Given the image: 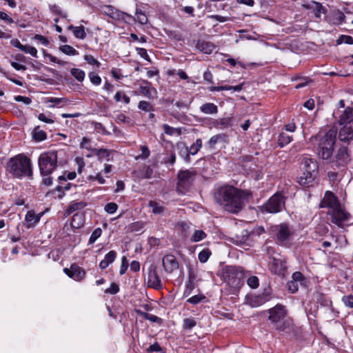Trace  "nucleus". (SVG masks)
Segmentation results:
<instances>
[{"label": "nucleus", "instance_id": "obj_1", "mask_svg": "<svg viewBox=\"0 0 353 353\" xmlns=\"http://www.w3.org/2000/svg\"><path fill=\"white\" fill-rule=\"evenodd\" d=\"M252 197L251 191L238 189L228 185L217 188L214 194L215 201L223 210L232 214H237L241 211L245 203Z\"/></svg>", "mask_w": 353, "mask_h": 353}, {"label": "nucleus", "instance_id": "obj_2", "mask_svg": "<svg viewBox=\"0 0 353 353\" xmlns=\"http://www.w3.org/2000/svg\"><path fill=\"white\" fill-rule=\"evenodd\" d=\"M6 170L13 177L20 179H32L33 175L31 160L23 154L10 159L6 165Z\"/></svg>", "mask_w": 353, "mask_h": 353}, {"label": "nucleus", "instance_id": "obj_3", "mask_svg": "<svg viewBox=\"0 0 353 353\" xmlns=\"http://www.w3.org/2000/svg\"><path fill=\"white\" fill-rule=\"evenodd\" d=\"M268 319L274 329L279 332H290L293 330L292 320L287 316V310L281 304H277L268 310Z\"/></svg>", "mask_w": 353, "mask_h": 353}, {"label": "nucleus", "instance_id": "obj_4", "mask_svg": "<svg viewBox=\"0 0 353 353\" xmlns=\"http://www.w3.org/2000/svg\"><path fill=\"white\" fill-rule=\"evenodd\" d=\"M336 140V130L332 129L321 137L318 145V155L323 161H328L334 152Z\"/></svg>", "mask_w": 353, "mask_h": 353}, {"label": "nucleus", "instance_id": "obj_5", "mask_svg": "<svg viewBox=\"0 0 353 353\" xmlns=\"http://www.w3.org/2000/svg\"><path fill=\"white\" fill-rule=\"evenodd\" d=\"M351 161V154L348 148L342 145L335 151L334 154H332V157L328 159L327 163L330 168L339 172L345 170Z\"/></svg>", "mask_w": 353, "mask_h": 353}, {"label": "nucleus", "instance_id": "obj_6", "mask_svg": "<svg viewBox=\"0 0 353 353\" xmlns=\"http://www.w3.org/2000/svg\"><path fill=\"white\" fill-rule=\"evenodd\" d=\"M57 152L49 151L40 154L38 159L39 168L43 176L50 175L57 168Z\"/></svg>", "mask_w": 353, "mask_h": 353}, {"label": "nucleus", "instance_id": "obj_7", "mask_svg": "<svg viewBox=\"0 0 353 353\" xmlns=\"http://www.w3.org/2000/svg\"><path fill=\"white\" fill-rule=\"evenodd\" d=\"M285 200L286 197L281 192H277L259 208L263 213L276 214L285 208Z\"/></svg>", "mask_w": 353, "mask_h": 353}, {"label": "nucleus", "instance_id": "obj_8", "mask_svg": "<svg viewBox=\"0 0 353 353\" xmlns=\"http://www.w3.org/2000/svg\"><path fill=\"white\" fill-rule=\"evenodd\" d=\"M144 281L148 288L156 290H162L165 287L163 279L159 274V268L154 263H151L148 267Z\"/></svg>", "mask_w": 353, "mask_h": 353}, {"label": "nucleus", "instance_id": "obj_9", "mask_svg": "<svg viewBox=\"0 0 353 353\" xmlns=\"http://www.w3.org/2000/svg\"><path fill=\"white\" fill-rule=\"evenodd\" d=\"M196 175V172L193 170H179L177 174V191L181 194H185L192 186Z\"/></svg>", "mask_w": 353, "mask_h": 353}, {"label": "nucleus", "instance_id": "obj_10", "mask_svg": "<svg viewBox=\"0 0 353 353\" xmlns=\"http://www.w3.org/2000/svg\"><path fill=\"white\" fill-rule=\"evenodd\" d=\"M272 231L279 244L285 245L293 234L292 228L285 223L272 227Z\"/></svg>", "mask_w": 353, "mask_h": 353}, {"label": "nucleus", "instance_id": "obj_11", "mask_svg": "<svg viewBox=\"0 0 353 353\" xmlns=\"http://www.w3.org/2000/svg\"><path fill=\"white\" fill-rule=\"evenodd\" d=\"M272 299V290L270 287L264 289L263 292L257 295H252L248 297L247 303L252 307L262 305Z\"/></svg>", "mask_w": 353, "mask_h": 353}, {"label": "nucleus", "instance_id": "obj_12", "mask_svg": "<svg viewBox=\"0 0 353 353\" xmlns=\"http://www.w3.org/2000/svg\"><path fill=\"white\" fill-rule=\"evenodd\" d=\"M301 172H306L307 174L310 175L309 179L311 177H316L319 173V165L316 161L312 158L305 157L301 161Z\"/></svg>", "mask_w": 353, "mask_h": 353}, {"label": "nucleus", "instance_id": "obj_13", "mask_svg": "<svg viewBox=\"0 0 353 353\" xmlns=\"http://www.w3.org/2000/svg\"><path fill=\"white\" fill-rule=\"evenodd\" d=\"M330 214H331L332 222L340 227L342 226L344 221H348L350 217V214L344 210L341 205L330 211Z\"/></svg>", "mask_w": 353, "mask_h": 353}, {"label": "nucleus", "instance_id": "obj_14", "mask_svg": "<svg viewBox=\"0 0 353 353\" xmlns=\"http://www.w3.org/2000/svg\"><path fill=\"white\" fill-rule=\"evenodd\" d=\"M226 276L232 285H237L243 278L242 270L236 266H229L226 268Z\"/></svg>", "mask_w": 353, "mask_h": 353}, {"label": "nucleus", "instance_id": "obj_15", "mask_svg": "<svg viewBox=\"0 0 353 353\" xmlns=\"http://www.w3.org/2000/svg\"><path fill=\"white\" fill-rule=\"evenodd\" d=\"M340 205L338 198L332 192L327 191L320 203L319 207L321 208H328L330 211H332Z\"/></svg>", "mask_w": 353, "mask_h": 353}, {"label": "nucleus", "instance_id": "obj_16", "mask_svg": "<svg viewBox=\"0 0 353 353\" xmlns=\"http://www.w3.org/2000/svg\"><path fill=\"white\" fill-rule=\"evenodd\" d=\"M63 272L70 277L77 281H81L85 276V270L78 265L72 264L70 268H64Z\"/></svg>", "mask_w": 353, "mask_h": 353}, {"label": "nucleus", "instance_id": "obj_17", "mask_svg": "<svg viewBox=\"0 0 353 353\" xmlns=\"http://www.w3.org/2000/svg\"><path fill=\"white\" fill-rule=\"evenodd\" d=\"M163 266L167 273H172L179 268V263L172 254H167L163 258Z\"/></svg>", "mask_w": 353, "mask_h": 353}, {"label": "nucleus", "instance_id": "obj_18", "mask_svg": "<svg viewBox=\"0 0 353 353\" xmlns=\"http://www.w3.org/2000/svg\"><path fill=\"white\" fill-rule=\"evenodd\" d=\"M270 269L275 274L284 275L287 270L286 261L281 259L272 258Z\"/></svg>", "mask_w": 353, "mask_h": 353}, {"label": "nucleus", "instance_id": "obj_19", "mask_svg": "<svg viewBox=\"0 0 353 353\" xmlns=\"http://www.w3.org/2000/svg\"><path fill=\"white\" fill-rule=\"evenodd\" d=\"M338 123L340 125H353V108L347 107L340 114Z\"/></svg>", "mask_w": 353, "mask_h": 353}, {"label": "nucleus", "instance_id": "obj_20", "mask_svg": "<svg viewBox=\"0 0 353 353\" xmlns=\"http://www.w3.org/2000/svg\"><path fill=\"white\" fill-rule=\"evenodd\" d=\"M345 14L340 10H332L325 16V21L332 25H340L345 20Z\"/></svg>", "mask_w": 353, "mask_h": 353}, {"label": "nucleus", "instance_id": "obj_21", "mask_svg": "<svg viewBox=\"0 0 353 353\" xmlns=\"http://www.w3.org/2000/svg\"><path fill=\"white\" fill-rule=\"evenodd\" d=\"M342 126L339 132L338 138L342 142L349 143L353 140V125Z\"/></svg>", "mask_w": 353, "mask_h": 353}, {"label": "nucleus", "instance_id": "obj_22", "mask_svg": "<svg viewBox=\"0 0 353 353\" xmlns=\"http://www.w3.org/2000/svg\"><path fill=\"white\" fill-rule=\"evenodd\" d=\"M143 83L139 85V90L140 93L148 97V99L153 98L154 95L157 94V90L152 87V84L147 80H143Z\"/></svg>", "mask_w": 353, "mask_h": 353}, {"label": "nucleus", "instance_id": "obj_23", "mask_svg": "<svg viewBox=\"0 0 353 353\" xmlns=\"http://www.w3.org/2000/svg\"><path fill=\"white\" fill-rule=\"evenodd\" d=\"M42 214H36L32 210H29L25 216L27 228H34L40 221Z\"/></svg>", "mask_w": 353, "mask_h": 353}, {"label": "nucleus", "instance_id": "obj_24", "mask_svg": "<svg viewBox=\"0 0 353 353\" xmlns=\"http://www.w3.org/2000/svg\"><path fill=\"white\" fill-rule=\"evenodd\" d=\"M196 48L205 54H210L214 49V46L207 41L199 39L196 43Z\"/></svg>", "mask_w": 353, "mask_h": 353}, {"label": "nucleus", "instance_id": "obj_25", "mask_svg": "<svg viewBox=\"0 0 353 353\" xmlns=\"http://www.w3.org/2000/svg\"><path fill=\"white\" fill-rule=\"evenodd\" d=\"M307 8L312 9L314 15L317 18H320L321 14H325L327 9L321 3L312 1L307 6Z\"/></svg>", "mask_w": 353, "mask_h": 353}, {"label": "nucleus", "instance_id": "obj_26", "mask_svg": "<svg viewBox=\"0 0 353 353\" xmlns=\"http://www.w3.org/2000/svg\"><path fill=\"white\" fill-rule=\"evenodd\" d=\"M117 257V252L114 250L110 251L105 254L104 259L100 262L99 268L102 270L105 269L110 264L113 263Z\"/></svg>", "mask_w": 353, "mask_h": 353}, {"label": "nucleus", "instance_id": "obj_27", "mask_svg": "<svg viewBox=\"0 0 353 353\" xmlns=\"http://www.w3.org/2000/svg\"><path fill=\"white\" fill-rule=\"evenodd\" d=\"M220 142L228 143V136L224 133H221L216 134L210 138L208 144L209 148H214V145Z\"/></svg>", "mask_w": 353, "mask_h": 353}, {"label": "nucleus", "instance_id": "obj_28", "mask_svg": "<svg viewBox=\"0 0 353 353\" xmlns=\"http://www.w3.org/2000/svg\"><path fill=\"white\" fill-rule=\"evenodd\" d=\"M112 151L108 150L105 148L101 149H94L93 150V154L98 157V159L100 161L105 160L107 161H110L111 160L110 155Z\"/></svg>", "mask_w": 353, "mask_h": 353}, {"label": "nucleus", "instance_id": "obj_29", "mask_svg": "<svg viewBox=\"0 0 353 353\" xmlns=\"http://www.w3.org/2000/svg\"><path fill=\"white\" fill-rule=\"evenodd\" d=\"M310 177L309 174H307L306 172H301L300 176L297 178V182L302 186L304 187H310L313 185L314 180L316 177H311L310 179H308Z\"/></svg>", "mask_w": 353, "mask_h": 353}, {"label": "nucleus", "instance_id": "obj_30", "mask_svg": "<svg viewBox=\"0 0 353 353\" xmlns=\"http://www.w3.org/2000/svg\"><path fill=\"white\" fill-rule=\"evenodd\" d=\"M85 220L83 213H75L71 219L70 225L73 228H81L84 225Z\"/></svg>", "mask_w": 353, "mask_h": 353}, {"label": "nucleus", "instance_id": "obj_31", "mask_svg": "<svg viewBox=\"0 0 353 353\" xmlns=\"http://www.w3.org/2000/svg\"><path fill=\"white\" fill-rule=\"evenodd\" d=\"M243 88V84L237 85H222V86H211L208 88V90L211 92H219L222 90H233L234 92H239Z\"/></svg>", "mask_w": 353, "mask_h": 353}, {"label": "nucleus", "instance_id": "obj_32", "mask_svg": "<svg viewBox=\"0 0 353 353\" xmlns=\"http://www.w3.org/2000/svg\"><path fill=\"white\" fill-rule=\"evenodd\" d=\"M68 30H72L74 36L77 39H84L86 37L85 28L83 26H74L70 25L68 26Z\"/></svg>", "mask_w": 353, "mask_h": 353}, {"label": "nucleus", "instance_id": "obj_33", "mask_svg": "<svg viewBox=\"0 0 353 353\" xmlns=\"http://www.w3.org/2000/svg\"><path fill=\"white\" fill-rule=\"evenodd\" d=\"M250 234L248 230H243L241 235H236V244L239 246L250 245Z\"/></svg>", "mask_w": 353, "mask_h": 353}, {"label": "nucleus", "instance_id": "obj_34", "mask_svg": "<svg viewBox=\"0 0 353 353\" xmlns=\"http://www.w3.org/2000/svg\"><path fill=\"white\" fill-rule=\"evenodd\" d=\"M86 205L87 203L84 201H73L68 206L65 213L69 215L77 210L83 209Z\"/></svg>", "mask_w": 353, "mask_h": 353}, {"label": "nucleus", "instance_id": "obj_35", "mask_svg": "<svg viewBox=\"0 0 353 353\" xmlns=\"http://www.w3.org/2000/svg\"><path fill=\"white\" fill-rule=\"evenodd\" d=\"M200 110L206 114H214L218 112V108L214 103H205L200 107Z\"/></svg>", "mask_w": 353, "mask_h": 353}, {"label": "nucleus", "instance_id": "obj_36", "mask_svg": "<svg viewBox=\"0 0 353 353\" xmlns=\"http://www.w3.org/2000/svg\"><path fill=\"white\" fill-rule=\"evenodd\" d=\"M32 138L34 141L39 142L46 140L47 134L43 130H40L39 126H37L32 131Z\"/></svg>", "mask_w": 353, "mask_h": 353}, {"label": "nucleus", "instance_id": "obj_37", "mask_svg": "<svg viewBox=\"0 0 353 353\" xmlns=\"http://www.w3.org/2000/svg\"><path fill=\"white\" fill-rule=\"evenodd\" d=\"M292 141V137L289 136L288 134L281 132L280 133L277 142L278 145L281 148H283L284 146L289 144Z\"/></svg>", "mask_w": 353, "mask_h": 353}, {"label": "nucleus", "instance_id": "obj_38", "mask_svg": "<svg viewBox=\"0 0 353 353\" xmlns=\"http://www.w3.org/2000/svg\"><path fill=\"white\" fill-rule=\"evenodd\" d=\"M59 50L67 55H77L79 54L78 51L76 50L73 47L69 45H63L60 46Z\"/></svg>", "mask_w": 353, "mask_h": 353}, {"label": "nucleus", "instance_id": "obj_39", "mask_svg": "<svg viewBox=\"0 0 353 353\" xmlns=\"http://www.w3.org/2000/svg\"><path fill=\"white\" fill-rule=\"evenodd\" d=\"M68 100L65 98H55L51 97L48 99L49 103H52V105L50 107L54 108L55 106H63L66 104Z\"/></svg>", "mask_w": 353, "mask_h": 353}, {"label": "nucleus", "instance_id": "obj_40", "mask_svg": "<svg viewBox=\"0 0 353 353\" xmlns=\"http://www.w3.org/2000/svg\"><path fill=\"white\" fill-rule=\"evenodd\" d=\"M163 129L164 130V132L168 135L171 136L174 134L175 133H176L178 135H181V130L180 128H175L170 126L168 124H163Z\"/></svg>", "mask_w": 353, "mask_h": 353}, {"label": "nucleus", "instance_id": "obj_41", "mask_svg": "<svg viewBox=\"0 0 353 353\" xmlns=\"http://www.w3.org/2000/svg\"><path fill=\"white\" fill-rule=\"evenodd\" d=\"M134 20L141 24H146L148 22V17L143 12L137 10Z\"/></svg>", "mask_w": 353, "mask_h": 353}, {"label": "nucleus", "instance_id": "obj_42", "mask_svg": "<svg viewBox=\"0 0 353 353\" xmlns=\"http://www.w3.org/2000/svg\"><path fill=\"white\" fill-rule=\"evenodd\" d=\"M201 147H202V141L201 139H197L196 140L195 143H194L190 146V148H188L189 152L192 155H194L199 151V150L201 149Z\"/></svg>", "mask_w": 353, "mask_h": 353}, {"label": "nucleus", "instance_id": "obj_43", "mask_svg": "<svg viewBox=\"0 0 353 353\" xmlns=\"http://www.w3.org/2000/svg\"><path fill=\"white\" fill-rule=\"evenodd\" d=\"M149 206L152 208L154 214H161L164 211V207L154 201L149 203Z\"/></svg>", "mask_w": 353, "mask_h": 353}, {"label": "nucleus", "instance_id": "obj_44", "mask_svg": "<svg viewBox=\"0 0 353 353\" xmlns=\"http://www.w3.org/2000/svg\"><path fill=\"white\" fill-rule=\"evenodd\" d=\"M206 237V234L201 230H195L193 235L191 237V241L192 242H198Z\"/></svg>", "mask_w": 353, "mask_h": 353}, {"label": "nucleus", "instance_id": "obj_45", "mask_svg": "<svg viewBox=\"0 0 353 353\" xmlns=\"http://www.w3.org/2000/svg\"><path fill=\"white\" fill-rule=\"evenodd\" d=\"M194 289V283L193 281V278L191 275L189 276V280L185 285V289L183 293V295L188 296L190 295L192 290Z\"/></svg>", "mask_w": 353, "mask_h": 353}, {"label": "nucleus", "instance_id": "obj_46", "mask_svg": "<svg viewBox=\"0 0 353 353\" xmlns=\"http://www.w3.org/2000/svg\"><path fill=\"white\" fill-rule=\"evenodd\" d=\"M71 74L79 81H83L85 78V72L78 68H72L70 70Z\"/></svg>", "mask_w": 353, "mask_h": 353}, {"label": "nucleus", "instance_id": "obj_47", "mask_svg": "<svg viewBox=\"0 0 353 353\" xmlns=\"http://www.w3.org/2000/svg\"><path fill=\"white\" fill-rule=\"evenodd\" d=\"M153 170L148 165L143 166L140 173V176L143 179H151L152 177Z\"/></svg>", "mask_w": 353, "mask_h": 353}, {"label": "nucleus", "instance_id": "obj_48", "mask_svg": "<svg viewBox=\"0 0 353 353\" xmlns=\"http://www.w3.org/2000/svg\"><path fill=\"white\" fill-rule=\"evenodd\" d=\"M211 255V252L209 249H203L199 253L198 258L201 263H205Z\"/></svg>", "mask_w": 353, "mask_h": 353}, {"label": "nucleus", "instance_id": "obj_49", "mask_svg": "<svg viewBox=\"0 0 353 353\" xmlns=\"http://www.w3.org/2000/svg\"><path fill=\"white\" fill-rule=\"evenodd\" d=\"M196 321L193 318H186L183 320V327L184 330H191L196 326Z\"/></svg>", "mask_w": 353, "mask_h": 353}, {"label": "nucleus", "instance_id": "obj_50", "mask_svg": "<svg viewBox=\"0 0 353 353\" xmlns=\"http://www.w3.org/2000/svg\"><path fill=\"white\" fill-rule=\"evenodd\" d=\"M138 108L145 112L153 111V106L146 101H141L138 104Z\"/></svg>", "mask_w": 353, "mask_h": 353}, {"label": "nucleus", "instance_id": "obj_51", "mask_svg": "<svg viewBox=\"0 0 353 353\" xmlns=\"http://www.w3.org/2000/svg\"><path fill=\"white\" fill-rule=\"evenodd\" d=\"M345 43L349 45H353V38L349 35H341L336 40L338 45Z\"/></svg>", "mask_w": 353, "mask_h": 353}, {"label": "nucleus", "instance_id": "obj_52", "mask_svg": "<svg viewBox=\"0 0 353 353\" xmlns=\"http://www.w3.org/2000/svg\"><path fill=\"white\" fill-rule=\"evenodd\" d=\"M179 155L183 158L185 162L190 163V157L191 154L189 152L188 148L186 146H183L179 152Z\"/></svg>", "mask_w": 353, "mask_h": 353}, {"label": "nucleus", "instance_id": "obj_53", "mask_svg": "<svg viewBox=\"0 0 353 353\" xmlns=\"http://www.w3.org/2000/svg\"><path fill=\"white\" fill-rule=\"evenodd\" d=\"M102 234V230L101 228H96L93 232L90 235V237L89 239V243L90 244H92L94 243L97 239L101 236Z\"/></svg>", "mask_w": 353, "mask_h": 353}, {"label": "nucleus", "instance_id": "obj_54", "mask_svg": "<svg viewBox=\"0 0 353 353\" xmlns=\"http://www.w3.org/2000/svg\"><path fill=\"white\" fill-rule=\"evenodd\" d=\"M341 301L347 307L353 308V295L352 294H348V295L343 296L342 297Z\"/></svg>", "mask_w": 353, "mask_h": 353}, {"label": "nucleus", "instance_id": "obj_55", "mask_svg": "<svg viewBox=\"0 0 353 353\" xmlns=\"http://www.w3.org/2000/svg\"><path fill=\"white\" fill-rule=\"evenodd\" d=\"M80 147H81V148L90 150L92 152H93V150L95 149L92 147L91 143H90V140L85 137H83L82 141L80 143Z\"/></svg>", "mask_w": 353, "mask_h": 353}, {"label": "nucleus", "instance_id": "obj_56", "mask_svg": "<svg viewBox=\"0 0 353 353\" xmlns=\"http://www.w3.org/2000/svg\"><path fill=\"white\" fill-rule=\"evenodd\" d=\"M316 301L320 303L323 306H329L331 303V301L326 299L325 296L322 294L318 293L316 294Z\"/></svg>", "mask_w": 353, "mask_h": 353}, {"label": "nucleus", "instance_id": "obj_57", "mask_svg": "<svg viewBox=\"0 0 353 353\" xmlns=\"http://www.w3.org/2000/svg\"><path fill=\"white\" fill-rule=\"evenodd\" d=\"M104 209L108 214H113L117 210L118 205L114 202L108 203L105 205Z\"/></svg>", "mask_w": 353, "mask_h": 353}, {"label": "nucleus", "instance_id": "obj_58", "mask_svg": "<svg viewBox=\"0 0 353 353\" xmlns=\"http://www.w3.org/2000/svg\"><path fill=\"white\" fill-rule=\"evenodd\" d=\"M89 78L92 83L95 85H99L101 83V77L94 72L89 74Z\"/></svg>", "mask_w": 353, "mask_h": 353}, {"label": "nucleus", "instance_id": "obj_59", "mask_svg": "<svg viewBox=\"0 0 353 353\" xmlns=\"http://www.w3.org/2000/svg\"><path fill=\"white\" fill-rule=\"evenodd\" d=\"M247 283L250 288L255 289L259 286V279L256 276H252L248 279Z\"/></svg>", "mask_w": 353, "mask_h": 353}, {"label": "nucleus", "instance_id": "obj_60", "mask_svg": "<svg viewBox=\"0 0 353 353\" xmlns=\"http://www.w3.org/2000/svg\"><path fill=\"white\" fill-rule=\"evenodd\" d=\"M119 292V286L116 283H112L110 287L105 290V293L116 294Z\"/></svg>", "mask_w": 353, "mask_h": 353}, {"label": "nucleus", "instance_id": "obj_61", "mask_svg": "<svg viewBox=\"0 0 353 353\" xmlns=\"http://www.w3.org/2000/svg\"><path fill=\"white\" fill-rule=\"evenodd\" d=\"M21 51L28 53L34 57H37V50L34 47L24 46Z\"/></svg>", "mask_w": 353, "mask_h": 353}, {"label": "nucleus", "instance_id": "obj_62", "mask_svg": "<svg viewBox=\"0 0 353 353\" xmlns=\"http://www.w3.org/2000/svg\"><path fill=\"white\" fill-rule=\"evenodd\" d=\"M84 59L90 65H96L97 67L100 65V63L92 55L86 54L84 57Z\"/></svg>", "mask_w": 353, "mask_h": 353}, {"label": "nucleus", "instance_id": "obj_63", "mask_svg": "<svg viewBox=\"0 0 353 353\" xmlns=\"http://www.w3.org/2000/svg\"><path fill=\"white\" fill-rule=\"evenodd\" d=\"M141 154L137 158L145 159L149 157L150 152L146 145H141Z\"/></svg>", "mask_w": 353, "mask_h": 353}, {"label": "nucleus", "instance_id": "obj_64", "mask_svg": "<svg viewBox=\"0 0 353 353\" xmlns=\"http://www.w3.org/2000/svg\"><path fill=\"white\" fill-rule=\"evenodd\" d=\"M137 53L146 61L151 62L150 58L148 54L147 50L145 48H137Z\"/></svg>", "mask_w": 353, "mask_h": 353}]
</instances>
